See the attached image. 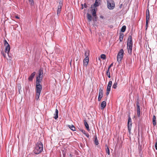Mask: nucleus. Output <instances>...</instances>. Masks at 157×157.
<instances>
[{
	"label": "nucleus",
	"mask_w": 157,
	"mask_h": 157,
	"mask_svg": "<svg viewBox=\"0 0 157 157\" xmlns=\"http://www.w3.org/2000/svg\"><path fill=\"white\" fill-rule=\"evenodd\" d=\"M41 82V79H36V100H38L40 95L42 89V86L40 84Z\"/></svg>",
	"instance_id": "obj_1"
},
{
	"label": "nucleus",
	"mask_w": 157,
	"mask_h": 157,
	"mask_svg": "<svg viewBox=\"0 0 157 157\" xmlns=\"http://www.w3.org/2000/svg\"><path fill=\"white\" fill-rule=\"evenodd\" d=\"M97 10V8L94 7V8L92 9L91 10V12L93 16L94 17V20L97 21V17L96 16V12Z\"/></svg>",
	"instance_id": "obj_10"
},
{
	"label": "nucleus",
	"mask_w": 157,
	"mask_h": 157,
	"mask_svg": "<svg viewBox=\"0 0 157 157\" xmlns=\"http://www.w3.org/2000/svg\"><path fill=\"white\" fill-rule=\"evenodd\" d=\"M29 4L31 5H33L34 4L33 0H29Z\"/></svg>",
	"instance_id": "obj_29"
},
{
	"label": "nucleus",
	"mask_w": 157,
	"mask_h": 157,
	"mask_svg": "<svg viewBox=\"0 0 157 157\" xmlns=\"http://www.w3.org/2000/svg\"><path fill=\"white\" fill-rule=\"evenodd\" d=\"M132 126V119L131 117H129L128 122V128L129 133V134L131 133V129Z\"/></svg>",
	"instance_id": "obj_7"
},
{
	"label": "nucleus",
	"mask_w": 157,
	"mask_h": 157,
	"mask_svg": "<svg viewBox=\"0 0 157 157\" xmlns=\"http://www.w3.org/2000/svg\"><path fill=\"white\" fill-rule=\"evenodd\" d=\"M106 103L105 101H104L102 102L101 105V109H103L106 106Z\"/></svg>",
	"instance_id": "obj_16"
},
{
	"label": "nucleus",
	"mask_w": 157,
	"mask_h": 157,
	"mask_svg": "<svg viewBox=\"0 0 157 157\" xmlns=\"http://www.w3.org/2000/svg\"><path fill=\"white\" fill-rule=\"evenodd\" d=\"M124 52L123 49H121L119 51L117 56V61L120 62L123 57Z\"/></svg>",
	"instance_id": "obj_4"
},
{
	"label": "nucleus",
	"mask_w": 157,
	"mask_h": 157,
	"mask_svg": "<svg viewBox=\"0 0 157 157\" xmlns=\"http://www.w3.org/2000/svg\"><path fill=\"white\" fill-rule=\"evenodd\" d=\"M43 69L42 68H40L38 71V74L37 75L36 77V78H38L43 77Z\"/></svg>",
	"instance_id": "obj_8"
},
{
	"label": "nucleus",
	"mask_w": 157,
	"mask_h": 157,
	"mask_svg": "<svg viewBox=\"0 0 157 157\" xmlns=\"http://www.w3.org/2000/svg\"><path fill=\"white\" fill-rule=\"evenodd\" d=\"M89 56V51L88 50L86 51L85 53V58H89L88 56Z\"/></svg>",
	"instance_id": "obj_22"
},
{
	"label": "nucleus",
	"mask_w": 157,
	"mask_h": 157,
	"mask_svg": "<svg viewBox=\"0 0 157 157\" xmlns=\"http://www.w3.org/2000/svg\"><path fill=\"white\" fill-rule=\"evenodd\" d=\"M117 83L115 82L113 86V88L114 89H116L117 87Z\"/></svg>",
	"instance_id": "obj_31"
},
{
	"label": "nucleus",
	"mask_w": 157,
	"mask_h": 157,
	"mask_svg": "<svg viewBox=\"0 0 157 157\" xmlns=\"http://www.w3.org/2000/svg\"><path fill=\"white\" fill-rule=\"evenodd\" d=\"M85 135L87 138H89L90 136L88 133H87V134H86Z\"/></svg>",
	"instance_id": "obj_39"
},
{
	"label": "nucleus",
	"mask_w": 157,
	"mask_h": 157,
	"mask_svg": "<svg viewBox=\"0 0 157 157\" xmlns=\"http://www.w3.org/2000/svg\"><path fill=\"white\" fill-rule=\"evenodd\" d=\"M99 0H96L95 1L98 2V1H99Z\"/></svg>",
	"instance_id": "obj_47"
},
{
	"label": "nucleus",
	"mask_w": 157,
	"mask_h": 157,
	"mask_svg": "<svg viewBox=\"0 0 157 157\" xmlns=\"http://www.w3.org/2000/svg\"><path fill=\"white\" fill-rule=\"evenodd\" d=\"M106 152L109 155H110L109 150L108 147H107V149L106 150Z\"/></svg>",
	"instance_id": "obj_32"
},
{
	"label": "nucleus",
	"mask_w": 157,
	"mask_h": 157,
	"mask_svg": "<svg viewBox=\"0 0 157 157\" xmlns=\"http://www.w3.org/2000/svg\"><path fill=\"white\" fill-rule=\"evenodd\" d=\"M113 63H112L109 66L108 70H109L110 68L113 66Z\"/></svg>",
	"instance_id": "obj_35"
},
{
	"label": "nucleus",
	"mask_w": 157,
	"mask_h": 157,
	"mask_svg": "<svg viewBox=\"0 0 157 157\" xmlns=\"http://www.w3.org/2000/svg\"><path fill=\"white\" fill-rule=\"evenodd\" d=\"M156 118L155 116V115H153L152 118V122L153 125L154 126H155L156 124Z\"/></svg>",
	"instance_id": "obj_19"
},
{
	"label": "nucleus",
	"mask_w": 157,
	"mask_h": 157,
	"mask_svg": "<svg viewBox=\"0 0 157 157\" xmlns=\"http://www.w3.org/2000/svg\"><path fill=\"white\" fill-rule=\"evenodd\" d=\"M63 156H64V157H65V153L63 154Z\"/></svg>",
	"instance_id": "obj_45"
},
{
	"label": "nucleus",
	"mask_w": 157,
	"mask_h": 157,
	"mask_svg": "<svg viewBox=\"0 0 157 157\" xmlns=\"http://www.w3.org/2000/svg\"><path fill=\"white\" fill-rule=\"evenodd\" d=\"M81 6H82V7L81 8V9L82 10L83 9V4H81Z\"/></svg>",
	"instance_id": "obj_42"
},
{
	"label": "nucleus",
	"mask_w": 157,
	"mask_h": 157,
	"mask_svg": "<svg viewBox=\"0 0 157 157\" xmlns=\"http://www.w3.org/2000/svg\"><path fill=\"white\" fill-rule=\"evenodd\" d=\"M43 149L42 143L41 142L39 141L37 143L35 148L33 150L34 153L35 154H38L43 151Z\"/></svg>",
	"instance_id": "obj_2"
},
{
	"label": "nucleus",
	"mask_w": 157,
	"mask_h": 157,
	"mask_svg": "<svg viewBox=\"0 0 157 157\" xmlns=\"http://www.w3.org/2000/svg\"><path fill=\"white\" fill-rule=\"evenodd\" d=\"M146 17L145 27L146 30H147L148 27V22L149 21L150 17L149 11L148 9H147L146 10Z\"/></svg>",
	"instance_id": "obj_5"
},
{
	"label": "nucleus",
	"mask_w": 157,
	"mask_h": 157,
	"mask_svg": "<svg viewBox=\"0 0 157 157\" xmlns=\"http://www.w3.org/2000/svg\"><path fill=\"white\" fill-rule=\"evenodd\" d=\"M107 7L109 10H113L115 7V4L113 0H107Z\"/></svg>",
	"instance_id": "obj_3"
},
{
	"label": "nucleus",
	"mask_w": 157,
	"mask_h": 157,
	"mask_svg": "<svg viewBox=\"0 0 157 157\" xmlns=\"http://www.w3.org/2000/svg\"><path fill=\"white\" fill-rule=\"evenodd\" d=\"M101 59H104L106 58V56L104 54H101Z\"/></svg>",
	"instance_id": "obj_28"
},
{
	"label": "nucleus",
	"mask_w": 157,
	"mask_h": 157,
	"mask_svg": "<svg viewBox=\"0 0 157 157\" xmlns=\"http://www.w3.org/2000/svg\"><path fill=\"white\" fill-rule=\"evenodd\" d=\"M81 131L85 135H86V134H87V133H86V131H85V130H81Z\"/></svg>",
	"instance_id": "obj_36"
},
{
	"label": "nucleus",
	"mask_w": 157,
	"mask_h": 157,
	"mask_svg": "<svg viewBox=\"0 0 157 157\" xmlns=\"http://www.w3.org/2000/svg\"><path fill=\"white\" fill-rule=\"evenodd\" d=\"M155 149L157 150V142H156L155 144Z\"/></svg>",
	"instance_id": "obj_38"
},
{
	"label": "nucleus",
	"mask_w": 157,
	"mask_h": 157,
	"mask_svg": "<svg viewBox=\"0 0 157 157\" xmlns=\"http://www.w3.org/2000/svg\"><path fill=\"white\" fill-rule=\"evenodd\" d=\"M132 45H127V48L128 53L129 55H132Z\"/></svg>",
	"instance_id": "obj_11"
},
{
	"label": "nucleus",
	"mask_w": 157,
	"mask_h": 157,
	"mask_svg": "<svg viewBox=\"0 0 157 157\" xmlns=\"http://www.w3.org/2000/svg\"><path fill=\"white\" fill-rule=\"evenodd\" d=\"M136 106H137V115L138 117H139L140 115V103L139 101H137L136 102Z\"/></svg>",
	"instance_id": "obj_12"
},
{
	"label": "nucleus",
	"mask_w": 157,
	"mask_h": 157,
	"mask_svg": "<svg viewBox=\"0 0 157 157\" xmlns=\"http://www.w3.org/2000/svg\"><path fill=\"white\" fill-rule=\"evenodd\" d=\"M109 70H107L106 72V75L109 78H110V73Z\"/></svg>",
	"instance_id": "obj_27"
},
{
	"label": "nucleus",
	"mask_w": 157,
	"mask_h": 157,
	"mask_svg": "<svg viewBox=\"0 0 157 157\" xmlns=\"http://www.w3.org/2000/svg\"><path fill=\"white\" fill-rule=\"evenodd\" d=\"M100 17L101 18L103 19L104 18V17L103 16L101 15L100 16Z\"/></svg>",
	"instance_id": "obj_44"
},
{
	"label": "nucleus",
	"mask_w": 157,
	"mask_h": 157,
	"mask_svg": "<svg viewBox=\"0 0 157 157\" xmlns=\"http://www.w3.org/2000/svg\"><path fill=\"white\" fill-rule=\"evenodd\" d=\"M94 144L96 145H98L99 144L98 141V140L97 139V138L96 136H95V140H94Z\"/></svg>",
	"instance_id": "obj_23"
},
{
	"label": "nucleus",
	"mask_w": 157,
	"mask_h": 157,
	"mask_svg": "<svg viewBox=\"0 0 157 157\" xmlns=\"http://www.w3.org/2000/svg\"><path fill=\"white\" fill-rule=\"evenodd\" d=\"M99 6V3L98 2L95 1V3L94 4V6L95 7L98 6Z\"/></svg>",
	"instance_id": "obj_30"
},
{
	"label": "nucleus",
	"mask_w": 157,
	"mask_h": 157,
	"mask_svg": "<svg viewBox=\"0 0 157 157\" xmlns=\"http://www.w3.org/2000/svg\"><path fill=\"white\" fill-rule=\"evenodd\" d=\"M103 90L101 88L99 89V95L98 98V101H100L101 100V98L103 97Z\"/></svg>",
	"instance_id": "obj_9"
},
{
	"label": "nucleus",
	"mask_w": 157,
	"mask_h": 157,
	"mask_svg": "<svg viewBox=\"0 0 157 157\" xmlns=\"http://www.w3.org/2000/svg\"><path fill=\"white\" fill-rule=\"evenodd\" d=\"M84 7L85 8H87V5L86 3L84 4Z\"/></svg>",
	"instance_id": "obj_41"
},
{
	"label": "nucleus",
	"mask_w": 157,
	"mask_h": 157,
	"mask_svg": "<svg viewBox=\"0 0 157 157\" xmlns=\"http://www.w3.org/2000/svg\"><path fill=\"white\" fill-rule=\"evenodd\" d=\"M4 46H5V51L8 54L10 50V45L6 40H4Z\"/></svg>",
	"instance_id": "obj_6"
},
{
	"label": "nucleus",
	"mask_w": 157,
	"mask_h": 157,
	"mask_svg": "<svg viewBox=\"0 0 157 157\" xmlns=\"http://www.w3.org/2000/svg\"><path fill=\"white\" fill-rule=\"evenodd\" d=\"M87 17L88 20L89 21H90L92 20V16L90 13H87Z\"/></svg>",
	"instance_id": "obj_20"
},
{
	"label": "nucleus",
	"mask_w": 157,
	"mask_h": 157,
	"mask_svg": "<svg viewBox=\"0 0 157 157\" xmlns=\"http://www.w3.org/2000/svg\"><path fill=\"white\" fill-rule=\"evenodd\" d=\"M124 37V34L122 33H120L119 36V40L120 41H122Z\"/></svg>",
	"instance_id": "obj_21"
},
{
	"label": "nucleus",
	"mask_w": 157,
	"mask_h": 157,
	"mask_svg": "<svg viewBox=\"0 0 157 157\" xmlns=\"http://www.w3.org/2000/svg\"><path fill=\"white\" fill-rule=\"evenodd\" d=\"M2 54H3V56L4 57V58H6V54H4V53H2Z\"/></svg>",
	"instance_id": "obj_40"
},
{
	"label": "nucleus",
	"mask_w": 157,
	"mask_h": 157,
	"mask_svg": "<svg viewBox=\"0 0 157 157\" xmlns=\"http://www.w3.org/2000/svg\"><path fill=\"white\" fill-rule=\"evenodd\" d=\"M99 0H96L95 1L98 2V1H99Z\"/></svg>",
	"instance_id": "obj_46"
},
{
	"label": "nucleus",
	"mask_w": 157,
	"mask_h": 157,
	"mask_svg": "<svg viewBox=\"0 0 157 157\" xmlns=\"http://www.w3.org/2000/svg\"><path fill=\"white\" fill-rule=\"evenodd\" d=\"M36 74V72H33L31 75H30L28 78H33L34 77Z\"/></svg>",
	"instance_id": "obj_25"
},
{
	"label": "nucleus",
	"mask_w": 157,
	"mask_h": 157,
	"mask_svg": "<svg viewBox=\"0 0 157 157\" xmlns=\"http://www.w3.org/2000/svg\"><path fill=\"white\" fill-rule=\"evenodd\" d=\"M127 45H132V36L131 35H129L128 36Z\"/></svg>",
	"instance_id": "obj_15"
},
{
	"label": "nucleus",
	"mask_w": 157,
	"mask_h": 157,
	"mask_svg": "<svg viewBox=\"0 0 157 157\" xmlns=\"http://www.w3.org/2000/svg\"><path fill=\"white\" fill-rule=\"evenodd\" d=\"M110 91L106 90V94L107 96H108V95L109 94Z\"/></svg>",
	"instance_id": "obj_37"
},
{
	"label": "nucleus",
	"mask_w": 157,
	"mask_h": 157,
	"mask_svg": "<svg viewBox=\"0 0 157 157\" xmlns=\"http://www.w3.org/2000/svg\"><path fill=\"white\" fill-rule=\"evenodd\" d=\"M84 123L85 126L88 132L90 131V129L88 124L86 122L85 120L84 121Z\"/></svg>",
	"instance_id": "obj_18"
},
{
	"label": "nucleus",
	"mask_w": 157,
	"mask_h": 157,
	"mask_svg": "<svg viewBox=\"0 0 157 157\" xmlns=\"http://www.w3.org/2000/svg\"><path fill=\"white\" fill-rule=\"evenodd\" d=\"M107 97H106V100H107Z\"/></svg>",
	"instance_id": "obj_48"
},
{
	"label": "nucleus",
	"mask_w": 157,
	"mask_h": 157,
	"mask_svg": "<svg viewBox=\"0 0 157 157\" xmlns=\"http://www.w3.org/2000/svg\"><path fill=\"white\" fill-rule=\"evenodd\" d=\"M68 126L69 128L72 130L75 131V126L73 125H68Z\"/></svg>",
	"instance_id": "obj_24"
},
{
	"label": "nucleus",
	"mask_w": 157,
	"mask_h": 157,
	"mask_svg": "<svg viewBox=\"0 0 157 157\" xmlns=\"http://www.w3.org/2000/svg\"><path fill=\"white\" fill-rule=\"evenodd\" d=\"M58 110L57 109H56L55 113L54 114V118L55 119H56L58 118Z\"/></svg>",
	"instance_id": "obj_17"
},
{
	"label": "nucleus",
	"mask_w": 157,
	"mask_h": 157,
	"mask_svg": "<svg viewBox=\"0 0 157 157\" xmlns=\"http://www.w3.org/2000/svg\"><path fill=\"white\" fill-rule=\"evenodd\" d=\"M89 62V58H85L83 60V65L86 67Z\"/></svg>",
	"instance_id": "obj_14"
},
{
	"label": "nucleus",
	"mask_w": 157,
	"mask_h": 157,
	"mask_svg": "<svg viewBox=\"0 0 157 157\" xmlns=\"http://www.w3.org/2000/svg\"><path fill=\"white\" fill-rule=\"evenodd\" d=\"M15 17L17 19H19V17L17 16H15Z\"/></svg>",
	"instance_id": "obj_43"
},
{
	"label": "nucleus",
	"mask_w": 157,
	"mask_h": 157,
	"mask_svg": "<svg viewBox=\"0 0 157 157\" xmlns=\"http://www.w3.org/2000/svg\"><path fill=\"white\" fill-rule=\"evenodd\" d=\"M63 6L62 2L60 1L58 7V9L57 10V14H58L60 13L61 11V9Z\"/></svg>",
	"instance_id": "obj_13"
},
{
	"label": "nucleus",
	"mask_w": 157,
	"mask_h": 157,
	"mask_svg": "<svg viewBox=\"0 0 157 157\" xmlns=\"http://www.w3.org/2000/svg\"><path fill=\"white\" fill-rule=\"evenodd\" d=\"M30 79L31 80V81H32V79Z\"/></svg>",
	"instance_id": "obj_49"
},
{
	"label": "nucleus",
	"mask_w": 157,
	"mask_h": 157,
	"mask_svg": "<svg viewBox=\"0 0 157 157\" xmlns=\"http://www.w3.org/2000/svg\"><path fill=\"white\" fill-rule=\"evenodd\" d=\"M111 87L107 86L106 90L110 91Z\"/></svg>",
	"instance_id": "obj_34"
},
{
	"label": "nucleus",
	"mask_w": 157,
	"mask_h": 157,
	"mask_svg": "<svg viewBox=\"0 0 157 157\" xmlns=\"http://www.w3.org/2000/svg\"><path fill=\"white\" fill-rule=\"evenodd\" d=\"M126 27L125 25H123L121 29V32H124L126 30Z\"/></svg>",
	"instance_id": "obj_26"
},
{
	"label": "nucleus",
	"mask_w": 157,
	"mask_h": 157,
	"mask_svg": "<svg viewBox=\"0 0 157 157\" xmlns=\"http://www.w3.org/2000/svg\"><path fill=\"white\" fill-rule=\"evenodd\" d=\"M112 84V82L111 81H109L108 84V86L111 87Z\"/></svg>",
	"instance_id": "obj_33"
}]
</instances>
